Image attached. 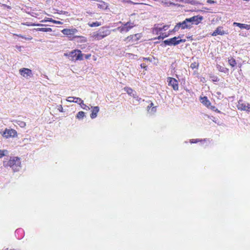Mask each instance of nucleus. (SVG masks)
I'll use <instances>...</instances> for the list:
<instances>
[{
	"mask_svg": "<svg viewBox=\"0 0 250 250\" xmlns=\"http://www.w3.org/2000/svg\"><path fill=\"white\" fill-rule=\"evenodd\" d=\"M125 91L128 94H129L130 95H133V91L131 88L127 87V88H125Z\"/></svg>",
	"mask_w": 250,
	"mask_h": 250,
	"instance_id": "nucleus-31",
	"label": "nucleus"
},
{
	"mask_svg": "<svg viewBox=\"0 0 250 250\" xmlns=\"http://www.w3.org/2000/svg\"><path fill=\"white\" fill-rule=\"evenodd\" d=\"M20 73L21 75L24 77L30 76L32 74V71L28 68H22L20 70Z\"/></svg>",
	"mask_w": 250,
	"mask_h": 250,
	"instance_id": "nucleus-10",
	"label": "nucleus"
},
{
	"mask_svg": "<svg viewBox=\"0 0 250 250\" xmlns=\"http://www.w3.org/2000/svg\"><path fill=\"white\" fill-rule=\"evenodd\" d=\"M66 100L69 102H73V101H74V97H68Z\"/></svg>",
	"mask_w": 250,
	"mask_h": 250,
	"instance_id": "nucleus-36",
	"label": "nucleus"
},
{
	"mask_svg": "<svg viewBox=\"0 0 250 250\" xmlns=\"http://www.w3.org/2000/svg\"><path fill=\"white\" fill-rule=\"evenodd\" d=\"M180 38L181 37L180 36H178V37H175L172 38L165 40L163 41V42L165 45H176L181 42H186V40H177Z\"/></svg>",
	"mask_w": 250,
	"mask_h": 250,
	"instance_id": "nucleus-5",
	"label": "nucleus"
},
{
	"mask_svg": "<svg viewBox=\"0 0 250 250\" xmlns=\"http://www.w3.org/2000/svg\"><path fill=\"white\" fill-rule=\"evenodd\" d=\"M99 111V107L98 106H94L93 107L92 113L90 114V117L92 119L95 118L97 116V113Z\"/></svg>",
	"mask_w": 250,
	"mask_h": 250,
	"instance_id": "nucleus-13",
	"label": "nucleus"
},
{
	"mask_svg": "<svg viewBox=\"0 0 250 250\" xmlns=\"http://www.w3.org/2000/svg\"><path fill=\"white\" fill-rule=\"evenodd\" d=\"M62 107L61 106V109H60V110L61 111H62Z\"/></svg>",
	"mask_w": 250,
	"mask_h": 250,
	"instance_id": "nucleus-50",
	"label": "nucleus"
},
{
	"mask_svg": "<svg viewBox=\"0 0 250 250\" xmlns=\"http://www.w3.org/2000/svg\"><path fill=\"white\" fill-rule=\"evenodd\" d=\"M141 38H137V37H135L133 39V41L136 42L139 40Z\"/></svg>",
	"mask_w": 250,
	"mask_h": 250,
	"instance_id": "nucleus-45",
	"label": "nucleus"
},
{
	"mask_svg": "<svg viewBox=\"0 0 250 250\" xmlns=\"http://www.w3.org/2000/svg\"><path fill=\"white\" fill-rule=\"evenodd\" d=\"M141 66L142 68H146L147 67V66L146 65V64H145V63H142V64H141Z\"/></svg>",
	"mask_w": 250,
	"mask_h": 250,
	"instance_id": "nucleus-44",
	"label": "nucleus"
},
{
	"mask_svg": "<svg viewBox=\"0 0 250 250\" xmlns=\"http://www.w3.org/2000/svg\"><path fill=\"white\" fill-rule=\"evenodd\" d=\"M143 60L151 61V59L150 58H143Z\"/></svg>",
	"mask_w": 250,
	"mask_h": 250,
	"instance_id": "nucleus-46",
	"label": "nucleus"
},
{
	"mask_svg": "<svg viewBox=\"0 0 250 250\" xmlns=\"http://www.w3.org/2000/svg\"><path fill=\"white\" fill-rule=\"evenodd\" d=\"M167 37V35H165V36H163H163H160L158 37V39H164L165 38Z\"/></svg>",
	"mask_w": 250,
	"mask_h": 250,
	"instance_id": "nucleus-41",
	"label": "nucleus"
},
{
	"mask_svg": "<svg viewBox=\"0 0 250 250\" xmlns=\"http://www.w3.org/2000/svg\"><path fill=\"white\" fill-rule=\"evenodd\" d=\"M88 25L90 27H96L101 25V23L98 21H96L92 23H89Z\"/></svg>",
	"mask_w": 250,
	"mask_h": 250,
	"instance_id": "nucleus-23",
	"label": "nucleus"
},
{
	"mask_svg": "<svg viewBox=\"0 0 250 250\" xmlns=\"http://www.w3.org/2000/svg\"><path fill=\"white\" fill-rule=\"evenodd\" d=\"M80 105H81V107L84 110H89L90 109L89 106L84 104L83 102L82 103H81V104Z\"/></svg>",
	"mask_w": 250,
	"mask_h": 250,
	"instance_id": "nucleus-32",
	"label": "nucleus"
},
{
	"mask_svg": "<svg viewBox=\"0 0 250 250\" xmlns=\"http://www.w3.org/2000/svg\"><path fill=\"white\" fill-rule=\"evenodd\" d=\"M85 116V113L83 111H79L76 115V118L82 119Z\"/></svg>",
	"mask_w": 250,
	"mask_h": 250,
	"instance_id": "nucleus-19",
	"label": "nucleus"
},
{
	"mask_svg": "<svg viewBox=\"0 0 250 250\" xmlns=\"http://www.w3.org/2000/svg\"><path fill=\"white\" fill-rule=\"evenodd\" d=\"M167 82L168 85L172 86L174 90H178V83L175 79L169 77L167 79Z\"/></svg>",
	"mask_w": 250,
	"mask_h": 250,
	"instance_id": "nucleus-9",
	"label": "nucleus"
},
{
	"mask_svg": "<svg viewBox=\"0 0 250 250\" xmlns=\"http://www.w3.org/2000/svg\"><path fill=\"white\" fill-rule=\"evenodd\" d=\"M225 34V32L222 30V27H219L212 33V36H216L218 35H223Z\"/></svg>",
	"mask_w": 250,
	"mask_h": 250,
	"instance_id": "nucleus-14",
	"label": "nucleus"
},
{
	"mask_svg": "<svg viewBox=\"0 0 250 250\" xmlns=\"http://www.w3.org/2000/svg\"><path fill=\"white\" fill-rule=\"evenodd\" d=\"M207 2L209 4H212V3H216L217 2H216V1H214V0H208Z\"/></svg>",
	"mask_w": 250,
	"mask_h": 250,
	"instance_id": "nucleus-38",
	"label": "nucleus"
},
{
	"mask_svg": "<svg viewBox=\"0 0 250 250\" xmlns=\"http://www.w3.org/2000/svg\"><path fill=\"white\" fill-rule=\"evenodd\" d=\"M17 124L19 125L21 127H24L26 126V123L21 121H17Z\"/></svg>",
	"mask_w": 250,
	"mask_h": 250,
	"instance_id": "nucleus-26",
	"label": "nucleus"
},
{
	"mask_svg": "<svg viewBox=\"0 0 250 250\" xmlns=\"http://www.w3.org/2000/svg\"><path fill=\"white\" fill-rule=\"evenodd\" d=\"M74 100H75V101H73L74 103L79 104H81V103H82L83 102V101L81 98L78 97H74Z\"/></svg>",
	"mask_w": 250,
	"mask_h": 250,
	"instance_id": "nucleus-25",
	"label": "nucleus"
},
{
	"mask_svg": "<svg viewBox=\"0 0 250 250\" xmlns=\"http://www.w3.org/2000/svg\"><path fill=\"white\" fill-rule=\"evenodd\" d=\"M217 68H218L219 70L221 72H223L224 73H226L227 71H228V69L226 68L223 67L221 66H217Z\"/></svg>",
	"mask_w": 250,
	"mask_h": 250,
	"instance_id": "nucleus-33",
	"label": "nucleus"
},
{
	"mask_svg": "<svg viewBox=\"0 0 250 250\" xmlns=\"http://www.w3.org/2000/svg\"><path fill=\"white\" fill-rule=\"evenodd\" d=\"M7 154H8L7 150L0 149V158H2L3 156L6 155Z\"/></svg>",
	"mask_w": 250,
	"mask_h": 250,
	"instance_id": "nucleus-28",
	"label": "nucleus"
},
{
	"mask_svg": "<svg viewBox=\"0 0 250 250\" xmlns=\"http://www.w3.org/2000/svg\"><path fill=\"white\" fill-rule=\"evenodd\" d=\"M98 7L101 9H105L107 8V6L104 2L102 1L101 3L97 4Z\"/></svg>",
	"mask_w": 250,
	"mask_h": 250,
	"instance_id": "nucleus-20",
	"label": "nucleus"
},
{
	"mask_svg": "<svg viewBox=\"0 0 250 250\" xmlns=\"http://www.w3.org/2000/svg\"><path fill=\"white\" fill-rule=\"evenodd\" d=\"M25 25H27V26H30V25H33V26H35V25H37V26H42V24H30L29 23H26V24H25Z\"/></svg>",
	"mask_w": 250,
	"mask_h": 250,
	"instance_id": "nucleus-40",
	"label": "nucleus"
},
{
	"mask_svg": "<svg viewBox=\"0 0 250 250\" xmlns=\"http://www.w3.org/2000/svg\"><path fill=\"white\" fill-rule=\"evenodd\" d=\"M123 24V26L118 27L117 28V30L119 31L121 33L127 32L134 26H135V24H134V23L131 22L130 21H128L125 23Z\"/></svg>",
	"mask_w": 250,
	"mask_h": 250,
	"instance_id": "nucleus-6",
	"label": "nucleus"
},
{
	"mask_svg": "<svg viewBox=\"0 0 250 250\" xmlns=\"http://www.w3.org/2000/svg\"><path fill=\"white\" fill-rule=\"evenodd\" d=\"M90 56V55H85V58L86 59H88L89 57Z\"/></svg>",
	"mask_w": 250,
	"mask_h": 250,
	"instance_id": "nucleus-48",
	"label": "nucleus"
},
{
	"mask_svg": "<svg viewBox=\"0 0 250 250\" xmlns=\"http://www.w3.org/2000/svg\"><path fill=\"white\" fill-rule=\"evenodd\" d=\"M179 23L181 24L182 29L191 28V24H187L185 20L183 21L182 22H179Z\"/></svg>",
	"mask_w": 250,
	"mask_h": 250,
	"instance_id": "nucleus-16",
	"label": "nucleus"
},
{
	"mask_svg": "<svg viewBox=\"0 0 250 250\" xmlns=\"http://www.w3.org/2000/svg\"><path fill=\"white\" fill-rule=\"evenodd\" d=\"M198 65L199 64L198 63H196L195 62H192L190 64V68H191L192 69H194V68H197Z\"/></svg>",
	"mask_w": 250,
	"mask_h": 250,
	"instance_id": "nucleus-34",
	"label": "nucleus"
},
{
	"mask_svg": "<svg viewBox=\"0 0 250 250\" xmlns=\"http://www.w3.org/2000/svg\"><path fill=\"white\" fill-rule=\"evenodd\" d=\"M21 161L19 158L16 157H11L8 161L3 162V166L10 167L14 171H18L21 167Z\"/></svg>",
	"mask_w": 250,
	"mask_h": 250,
	"instance_id": "nucleus-1",
	"label": "nucleus"
},
{
	"mask_svg": "<svg viewBox=\"0 0 250 250\" xmlns=\"http://www.w3.org/2000/svg\"><path fill=\"white\" fill-rule=\"evenodd\" d=\"M147 111L149 113L151 114H153L156 111V106H153L152 107L148 109Z\"/></svg>",
	"mask_w": 250,
	"mask_h": 250,
	"instance_id": "nucleus-30",
	"label": "nucleus"
},
{
	"mask_svg": "<svg viewBox=\"0 0 250 250\" xmlns=\"http://www.w3.org/2000/svg\"><path fill=\"white\" fill-rule=\"evenodd\" d=\"M110 30L107 28L103 27L100 28L98 31L94 32L91 34V37L95 40H101L104 38L110 35Z\"/></svg>",
	"mask_w": 250,
	"mask_h": 250,
	"instance_id": "nucleus-2",
	"label": "nucleus"
},
{
	"mask_svg": "<svg viewBox=\"0 0 250 250\" xmlns=\"http://www.w3.org/2000/svg\"><path fill=\"white\" fill-rule=\"evenodd\" d=\"M207 140H208L207 139H204V140H200V139H197L190 140V142L191 143H196L199 142L206 141Z\"/></svg>",
	"mask_w": 250,
	"mask_h": 250,
	"instance_id": "nucleus-27",
	"label": "nucleus"
},
{
	"mask_svg": "<svg viewBox=\"0 0 250 250\" xmlns=\"http://www.w3.org/2000/svg\"><path fill=\"white\" fill-rule=\"evenodd\" d=\"M135 37H137V38H141L142 35L141 34H136L127 37L126 39L128 40V41L132 40L133 41V39L134 38H135Z\"/></svg>",
	"mask_w": 250,
	"mask_h": 250,
	"instance_id": "nucleus-18",
	"label": "nucleus"
},
{
	"mask_svg": "<svg viewBox=\"0 0 250 250\" xmlns=\"http://www.w3.org/2000/svg\"><path fill=\"white\" fill-rule=\"evenodd\" d=\"M229 63L232 67H234L236 64V61L233 58H231L228 60Z\"/></svg>",
	"mask_w": 250,
	"mask_h": 250,
	"instance_id": "nucleus-21",
	"label": "nucleus"
},
{
	"mask_svg": "<svg viewBox=\"0 0 250 250\" xmlns=\"http://www.w3.org/2000/svg\"><path fill=\"white\" fill-rule=\"evenodd\" d=\"M17 131L13 129H6L3 133V136L8 138L9 137H14L17 136Z\"/></svg>",
	"mask_w": 250,
	"mask_h": 250,
	"instance_id": "nucleus-7",
	"label": "nucleus"
},
{
	"mask_svg": "<svg viewBox=\"0 0 250 250\" xmlns=\"http://www.w3.org/2000/svg\"><path fill=\"white\" fill-rule=\"evenodd\" d=\"M192 23L195 24H198L202 20H203V17L201 16H195L192 17L190 18Z\"/></svg>",
	"mask_w": 250,
	"mask_h": 250,
	"instance_id": "nucleus-11",
	"label": "nucleus"
},
{
	"mask_svg": "<svg viewBox=\"0 0 250 250\" xmlns=\"http://www.w3.org/2000/svg\"><path fill=\"white\" fill-rule=\"evenodd\" d=\"M119 23H122V24H123V23H122L121 21H120V22H119Z\"/></svg>",
	"mask_w": 250,
	"mask_h": 250,
	"instance_id": "nucleus-52",
	"label": "nucleus"
},
{
	"mask_svg": "<svg viewBox=\"0 0 250 250\" xmlns=\"http://www.w3.org/2000/svg\"><path fill=\"white\" fill-rule=\"evenodd\" d=\"M237 107L238 109L249 111L250 108V104L243 103L242 101H239L237 104Z\"/></svg>",
	"mask_w": 250,
	"mask_h": 250,
	"instance_id": "nucleus-8",
	"label": "nucleus"
},
{
	"mask_svg": "<svg viewBox=\"0 0 250 250\" xmlns=\"http://www.w3.org/2000/svg\"><path fill=\"white\" fill-rule=\"evenodd\" d=\"M189 3L192 5H195V4H197V2L194 0H191V1H189Z\"/></svg>",
	"mask_w": 250,
	"mask_h": 250,
	"instance_id": "nucleus-39",
	"label": "nucleus"
},
{
	"mask_svg": "<svg viewBox=\"0 0 250 250\" xmlns=\"http://www.w3.org/2000/svg\"><path fill=\"white\" fill-rule=\"evenodd\" d=\"M62 32L65 35L68 36L69 37H73V38H76V37H80L82 39V41L83 42H86V39L83 37H80L78 36H75V35L78 32V30L76 28H71V29H68L65 28L63 29Z\"/></svg>",
	"mask_w": 250,
	"mask_h": 250,
	"instance_id": "nucleus-4",
	"label": "nucleus"
},
{
	"mask_svg": "<svg viewBox=\"0 0 250 250\" xmlns=\"http://www.w3.org/2000/svg\"><path fill=\"white\" fill-rule=\"evenodd\" d=\"M185 21H186V22L187 23V24H191V25L192 24H193L192 23V21H191V20L190 18H187V19H186Z\"/></svg>",
	"mask_w": 250,
	"mask_h": 250,
	"instance_id": "nucleus-35",
	"label": "nucleus"
},
{
	"mask_svg": "<svg viewBox=\"0 0 250 250\" xmlns=\"http://www.w3.org/2000/svg\"><path fill=\"white\" fill-rule=\"evenodd\" d=\"M180 28H181V24L179 23V22L175 25V26L174 27L172 31H171L170 32L178 31L179 30V29H180Z\"/></svg>",
	"mask_w": 250,
	"mask_h": 250,
	"instance_id": "nucleus-24",
	"label": "nucleus"
},
{
	"mask_svg": "<svg viewBox=\"0 0 250 250\" xmlns=\"http://www.w3.org/2000/svg\"><path fill=\"white\" fill-rule=\"evenodd\" d=\"M200 102L208 108H209V106H210L211 103L210 101L208 100V98L206 96L204 97H201Z\"/></svg>",
	"mask_w": 250,
	"mask_h": 250,
	"instance_id": "nucleus-12",
	"label": "nucleus"
},
{
	"mask_svg": "<svg viewBox=\"0 0 250 250\" xmlns=\"http://www.w3.org/2000/svg\"><path fill=\"white\" fill-rule=\"evenodd\" d=\"M191 1V0H185V2L188 3H189V1Z\"/></svg>",
	"mask_w": 250,
	"mask_h": 250,
	"instance_id": "nucleus-47",
	"label": "nucleus"
},
{
	"mask_svg": "<svg viewBox=\"0 0 250 250\" xmlns=\"http://www.w3.org/2000/svg\"><path fill=\"white\" fill-rule=\"evenodd\" d=\"M208 108H210L211 110H213V111H215V109H216V107L214 106H211L210 105V106H209V107Z\"/></svg>",
	"mask_w": 250,
	"mask_h": 250,
	"instance_id": "nucleus-43",
	"label": "nucleus"
},
{
	"mask_svg": "<svg viewBox=\"0 0 250 250\" xmlns=\"http://www.w3.org/2000/svg\"><path fill=\"white\" fill-rule=\"evenodd\" d=\"M35 30L38 31H42L44 32H51L52 31V29L50 28H38L35 29Z\"/></svg>",
	"mask_w": 250,
	"mask_h": 250,
	"instance_id": "nucleus-17",
	"label": "nucleus"
},
{
	"mask_svg": "<svg viewBox=\"0 0 250 250\" xmlns=\"http://www.w3.org/2000/svg\"><path fill=\"white\" fill-rule=\"evenodd\" d=\"M64 55L67 56L68 59L71 61H78L83 60V54L80 50H74L69 53H65Z\"/></svg>",
	"mask_w": 250,
	"mask_h": 250,
	"instance_id": "nucleus-3",
	"label": "nucleus"
},
{
	"mask_svg": "<svg viewBox=\"0 0 250 250\" xmlns=\"http://www.w3.org/2000/svg\"><path fill=\"white\" fill-rule=\"evenodd\" d=\"M215 111H216V112H218V113L220 112V111L219 110H218L217 108H216V109H215Z\"/></svg>",
	"mask_w": 250,
	"mask_h": 250,
	"instance_id": "nucleus-49",
	"label": "nucleus"
},
{
	"mask_svg": "<svg viewBox=\"0 0 250 250\" xmlns=\"http://www.w3.org/2000/svg\"><path fill=\"white\" fill-rule=\"evenodd\" d=\"M18 37H20V38H22V39H24L26 40H27V41H30L32 39V37L31 36H28V37H25L24 36H22L21 34H19V35H16Z\"/></svg>",
	"mask_w": 250,
	"mask_h": 250,
	"instance_id": "nucleus-22",
	"label": "nucleus"
},
{
	"mask_svg": "<svg viewBox=\"0 0 250 250\" xmlns=\"http://www.w3.org/2000/svg\"><path fill=\"white\" fill-rule=\"evenodd\" d=\"M153 106V104L152 103H151L149 105L147 106V109L149 108H150L152 107Z\"/></svg>",
	"mask_w": 250,
	"mask_h": 250,
	"instance_id": "nucleus-42",
	"label": "nucleus"
},
{
	"mask_svg": "<svg viewBox=\"0 0 250 250\" xmlns=\"http://www.w3.org/2000/svg\"><path fill=\"white\" fill-rule=\"evenodd\" d=\"M62 107L61 106V109H60V110L61 111H62Z\"/></svg>",
	"mask_w": 250,
	"mask_h": 250,
	"instance_id": "nucleus-51",
	"label": "nucleus"
},
{
	"mask_svg": "<svg viewBox=\"0 0 250 250\" xmlns=\"http://www.w3.org/2000/svg\"><path fill=\"white\" fill-rule=\"evenodd\" d=\"M49 21H51V22H52L53 23H57V24H61L62 23V22L61 21H56L53 20L52 19H50L49 20Z\"/></svg>",
	"mask_w": 250,
	"mask_h": 250,
	"instance_id": "nucleus-37",
	"label": "nucleus"
},
{
	"mask_svg": "<svg viewBox=\"0 0 250 250\" xmlns=\"http://www.w3.org/2000/svg\"><path fill=\"white\" fill-rule=\"evenodd\" d=\"M233 24L236 25V26L240 27L241 29H246L247 30H249L250 29V25H249V24L237 23V22H234Z\"/></svg>",
	"mask_w": 250,
	"mask_h": 250,
	"instance_id": "nucleus-15",
	"label": "nucleus"
},
{
	"mask_svg": "<svg viewBox=\"0 0 250 250\" xmlns=\"http://www.w3.org/2000/svg\"><path fill=\"white\" fill-rule=\"evenodd\" d=\"M169 28V25H164L163 27H159V28H157V29L159 31H162L163 30H164V31H166L167 30L168 28Z\"/></svg>",
	"mask_w": 250,
	"mask_h": 250,
	"instance_id": "nucleus-29",
	"label": "nucleus"
}]
</instances>
